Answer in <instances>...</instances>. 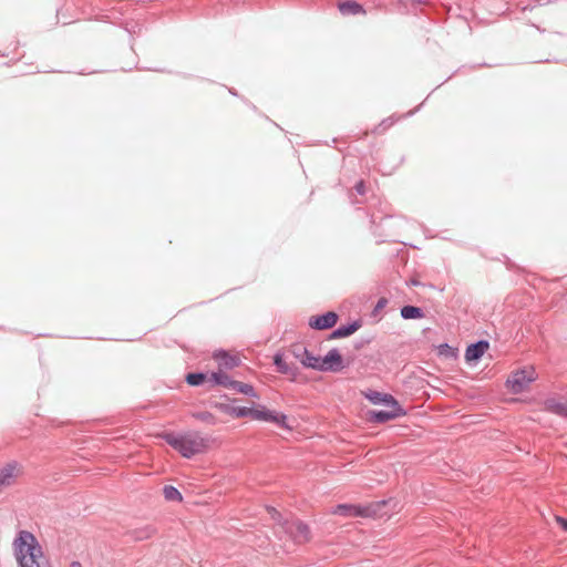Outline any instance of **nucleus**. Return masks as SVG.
Segmentation results:
<instances>
[{
    "mask_svg": "<svg viewBox=\"0 0 567 567\" xmlns=\"http://www.w3.org/2000/svg\"><path fill=\"white\" fill-rule=\"evenodd\" d=\"M332 514L346 517L370 516L371 509L370 507H360L355 505L342 504L334 507Z\"/></svg>",
    "mask_w": 567,
    "mask_h": 567,
    "instance_id": "obj_11",
    "label": "nucleus"
},
{
    "mask_svg": "<svg viewBox=\"0 0 567 567\" xmlns=\"http://www.w3.org/2000/svg\"><path fill=\"white\" fill-rule=\"evenodd\" d=\"M487 349L488 343L486 341H480L477 343L471 344L466 349L465 359L467 361H476L486 352Z\"/></svg>",
    "mask_w": 567,
    "mask_h": 567,
    "instance_id": "obj_13",
    "label": "nucleus"
},
{
    "mask_svg": "<svg viewBox=\"0 0 567 567\" xmlns=\"http://www.w3.org/2000/svg\"><path fill=\"white\" fill-rule=\"evenodd\" d=\"M218 408L229 414L233 417H244L248 416V413L250 412L249 408L247 406H230L226 404H219Z\"/></svg>",
    "mask_w": 567,
    "mask_h": 567,
    "instance_id": "obj_15",
    "label": "nucleus"
},
{
    "mask_svg": "<svg viewBox=\"0 0 567 567\" xmlns=\"http://www.w3.org/2000/svg\"><path fill=\"white\" fill-rule=\"evenodd\" d=\"M11 547L18 567H52L38 538L29 530H20Z\"/></svg>",
    "mask_w": 567,
    "mask_h": 567,
    "instance_id": "obj_1",
    "label": "nucleus"
},
{
    "mask_svg": "<svg viewBox=\"0 0 567 567\" xmlns=\"http://www.w3.org/2000/svg\"><path fill=\"white\" fill-rule=\"evenodd\" d=\"M292 355L301 361V359L305 357L307 349L302 344H293L290 349Z\"/></svg>",
    "mask_w": 567,
    "mask_h": 567,
    "instance_id": "obj_25",
    "label": "nucleus"
},
{
    "mask_svg": "<svg viewBox=\"0 0 567 567\" xmlns=\"http://www.w3.org/2000/svg\"><path fill=\"white\" fill-rule=\"evenodd\" d=\"M386 300L385 299H381L379 302H378V307H383L385 305Z\"/></svg>",
    "mask_w": 567,
    "mask_h": 567,
    "instance_id": "obj_30",
    "label": "nucleus"
},
{
    "mask_svg": "<svg viewBox=\"0 0 567 567\" xmlns=\"http://www.w3.org/2000/svg\"><path fill=\"white\" fill-rule=\"evenodd\" d=\"M537 379V373L533 367H525L513 371L506 381L507 389L518 394L528 390L532 382Z\"/></svg>",
    "mask_w": 567,
    "mask_h": 567,
    "instance_id": "obj_3",
    "label": "nucleus"
},
{
    "mask_svg": "<svg viewBox=\"0 0 567 567\" xmlns=\"http://www.w3.org/2000/svg\"><path fill=\"white\" fill-rule=\"evenodd\" d=\"M213 358L218 363L219 369L230 370L239 365L240 358L236 353L218 350L214 352Z\"/></svg>",
    "mask_w": 567,
    "mask_h": 567,
    "instance_id": "obj_9",
    "label": "nucleus"
},
{
    "mask_svg": "<svg viewBox=\"0 0 567 567\" xmlns=\"http://www.w3.org/2000/svg\"><path fill=\"white\" fill-rule=\"evenodd\" d=\"M159 436L186 458L203 454L209 449V439L195 431L181 434L168 432Z\"/></svg>",
    "mask_w": 567,
    "mask_h": 567,
    "instance_id": "obj_2",
    "label": "nucleus"
},
{
    "mask_svg": "<svg viewBox=\"0 0 567 567\" xmlns=\"http://www.w3.org/2000/svg\"><path fill=\"white\" fill-rule=\"evenodd\" d=\"M249 410L248 416L252 420L272 422L282 429L291 430V426L287 423L288 417L284 413L268 410L266 406L249 408Z\"/></svg>",
    "mask_w": 567,
    "mask_h": 567,
    "instance_id": "obj_6",
    "label": "nucleus"
},
{
    "mask_svg": "<svg viewBox=\"0 0 567 567\" xmlns=\"http://www.w3.org/2000/svg\"><path fill=\"white\" fill-rule=\"evenodd\" d=\"M319 360L320 358L319 357H315L312 355L311 353L308 352V350L306 351V354L305 357L301 359V363L302 365H305L306 368H311V369H316V370H319Z\"/></svg>",
    "mask_w": 567,
    "mask_h": 567,
    "instance_id": "obj_20",
    "label": "nucleus"
},
{
    "mask_svg": "<svg viewBox=\"0 0 567 567\" xmlns=\"http://www.w3.org/2000/svg\"><path fill=\"white\" fill-rule=\"evenodd\" d=\"M385 406L386 410L368 412V419L371 422L383 423L396 419L402 414V410L396 401H393Z\"/></svg>",
    "mask_w": 567,
    "mask_h": 567,
    "instance_id": "obj_8",
    "label": "nucleus"
},
{
    "mask_svg": "<svg viewBox=\"0 0 567 567\" xmlns=\"http://www.w3.org/2000/svg\"><path fill=\"white\" fill-rule=\"evenodd\" d=\"M401 315L404 319H419L423 317V311L417 307L405 306L401 309Z\"/></svg>",
    "mask_w": 567,
    "mask_h": 567,
    "instance_id": "obj_17",
    "label": "nucleus"
},
{
    "mask_svg": "<svg viewBox=\"0 0 567 567\" xmlns=\"http://www.w3.org/2000/svg\"><path fill=\"white\" fill-rule=\"evenodd\" d=\"M163 494L167 501L181 502L183 499L182 494L174 486L171 485H167L163 488Z\"/></svg>",
    "mask_w": 567,
    "mask_h": 567,
    "instance_id": "obj_21",
    "label": "nucleus"
},
{
    "mask_svg": "<svg viewBox=\"0 0 567 567\" xmlns=\"http://www.w3.org/2000/svg\"><path fill=\"white\" fill-rule=\"evenodd\" d=\"M198 417L204 420V421H208L209 419H212V415L210 414H203V415H200Z\"/></svg>",
    "mask_w": 567,
    "mask_h": 567,
    "instance_id": "obj_28",
    "label": "nucleus"
},
{
    "mask_svg": "<svg viewBox=\"0 0 567 567\" xmlns=\"http://www.w3.org/2000/svg\"><path fill=\"white\" fill-rule=\"evenodd\" d=\"M274 363L276 364L277 367V370L278 372L282 373V374H293V371L292 369L290 368V365L282 359V355L277 353L275 357H274Z\"/></svg>",
    "mask_w": 567,
    "mask_h": 567,
    "instance_id": "obj_19",
    "label": "nucleus"
},
{
    "mask_svg": "<svg viewBox=\"0 0 567 567\" xmlns=\"http://www.w3.org/2000/svg\"><path fill=\"white\" fill-rule=\"evenodd\" d=\"M548 409L553 412L567 416V403H548Z\"/></svg>",
    "mask_w": 567,
    "mask_h": 567,
    "instance_id": "obj_24",
    "label": "nucleus"
},
{
    "mask_svg": "<svg viewBox=\"0 0 567 567\" xmlns=\"http://www.w3.org/2000/svg\"><path fill=\"white\" fill-rule=\"evenodd\" d=\"M355 189L359 194H364L365 192V188H364V183L361 181L359 182L357 185H355Z\"/></svg>",
    "mask_w": 567,
    "mask_h": 567,
    "instance_id": "obj_27",
    "label": "nucleus"
},
{
    "mask_svg": "<svg viewBox=\"0 0 567 567\" xmlns=\"http://www.w3.org/2000/svg\"><path fill=\"white\" fill-rule=\"evenodd\" d=\"M206 380L214 383V381L210 379V374H204V373H189L186 377V381L189 385H199L203 384Z\"/></svg>",
    "mask_w": 567,
    "mask_h": 567,
    "instance_id": "obj_18",
    "label": "nucleus"
},
{
    "mask_svg": "<svg viewBox=\"0 0 567 567\" xmlns=\"http://www.w3.org/2000/svg\"><path fill=\"white\" fill-rule=\"evenodd\" d=\"M284 527L286 533L297 544H306L311 539L309 526L300 520H288Z\"/></svg>",
    "mask_w": 567,
    "mask_h": 567,
    "instance_id": "obj_7",
    "label": "nucleus"
},
{
    "mask_svg": "<svg viewBox=\"0 0 567 567\" xmlns=\"http://www.w3.org/2000/svg\"><path fill=\"white\" fill-rule=\"evenodd\" d=\"M337 313L329 311L322 316L311 319L310 326L319 330L329 329L337 323Z\"/></svg>",
    "mask_w": 567,
    "mask_h": 567,
    "instance_id": "obj_12",
    "label": "nucleus"
},
{
    "mask_svg": "<svg viewBox=\"0 0 567 567\" xmlns=\"http://www.w3.org/2000/svg\"><path fill=\"white\" fill-rule=\"evenodd\" d=\"M437 354L444 359H455L456 352L455 349L450 347L449 344H441L436 348Z\"/></svg>",
    "mask_w": 567,
    "mask_h": 567,
    "instance_id": "obj_23",
    "label": "nucleus"
},
{
    "mask_svg": "<svg viewBox=\"0 0 567 567\" xmlns=\"http://www.w3.org/2000/svg\"><path fill=\"white\" fill-rule=\"evenodd\" d=\"M362 394L370 401L372 402L373 404H389V403H392L393 401H395L393 399L392 395H389V394H385V393H381V392H378V391H367V392H362Z\"/></svg>",
    "mask_w": 567,
    "mask_h": 567,
    "instance_id": "obj_14",
    "label": "nucleus"
},
{
    "mask_svg": "<svg viewBox=\"0 0 567 567\" xmlns=\"http://www.w3.org/2000/svg\"><path fill=\"white\" fill-rule=\"evenodd\" d=\"M24 475L22 464L16 461L8 462L0 466V494L8 488L19 484Z\"/></svg>",
    "mask_w": 567,
    "mask_h": 567,
    "instance_id": "obj_4",
    "label": "nucleus"
},
{
    "mask_svg": "<svg viewBox=\"0 0 567 567\" xmlns=\"http://www.w3.org/2000/svg\"><path fill=\"white\" fill-rule=\"evenodd\" d=\"M210 379L214 381L215 384L221 385L227 389H233L239 393L252 396L258 399L259 395L255 392L252 385L230 380V378L224 373L223 371L213 372L210 373Z\"/></svg>",
    "mask_w": 567,
    "mask_h": 567,
    "instance_id": "obj_5",
    "label": "nucleus"
},
{
    "mask_svg": "<svg viewBox=\"0 0 567 567\" xmlns=\"http://www.w3.org/2000/svg\"><path fill=\"white\" fill-rule=\"evenodd\" d=\"M556 523L565 530L567 532V519L560 516H555Z\"/></svg>",
    "mask_w": 567,
    "mask_h": 567,
    "instance_id": "obj_26",
    "label": "nucleus"
},
{
    "mask_svg": "<svg viewBox=\"0 0 567 567\" xmlns=\"http://www.w3.org/2000/svg\"><path fill=\"white\" fill-rule=\"evenodd\" d=\"M338 8L343 14H360L364 12L363 8L354 1L339 2Z\"/></svg>",
    "mask_w": 567,
    "mask_h": 567,
    "instance_id": "obj_16",
    "label": "nucleus"
},
{
    "mask_svg": "<svg viewBox=\"0 0 567 567\" xmlns=\"http://www.w3.org/2000/svg\"><path fill=\"white\" fill-rule=\"evenodd\" d=\"M358 329H359V324L358 323H352V324H350L348 327H340L337 330H334L333 337H336V338H344V337H348V336L352 334Z\"/></svg>",
    "mask_w": 567,
    "mask_h": 567,
    "instance_id": "obj_22",
    "label": "nucleus"
},
{
    "mask_svg": "<svg viewBox=\"0 0 567 567\" xmlns=\"http://www.w3.org/2000/svg\"><path fill=\"white\" fill-rule=\"evenodd\" d=\"M70 567H82V565L78 561L71 563Z\"/></svg>",
    "mask_w": 567,
    "mask_h": 567,
    "instance_id": "obj_29",
    "label": "nucleus"
},
{
    "mask_svg": "<svg viewBox=\"0 0 567 567\" xmlns=\"http://www.w3.org/2000/svg\"><path fill=\"white\" fill-rule=\"evenodd\" d=\"M342 369V357L337 350H331L324 358L319 360L320 371H340Z\"/></svg>",
    "mask_w": 567,
    "mask_h": 567,
    "instance_id": "obj_10",
    "label": "nucleus"
}]
</instances>
